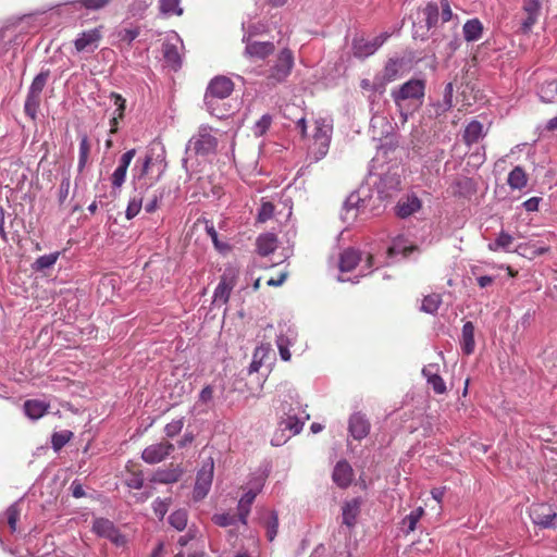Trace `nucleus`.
I'll return each mask as SVG.
<instances>
[{"label": "nucleus", "instance_id": "f257e3e1", "mask_svg": "<svg viewBox=\"0 0 557 557\" xmlns=\"http://www.w3.org/2000/svg\"><path fill=\"white\" fill-rule=\"evenodd\" d=\"M165 170L166 163L159 156L153 158L151 153H146L136 160L133 168V185L136 195L128 201L125 211L127 220L134 219L140 212L144 195L161 180Z\"/></svg>", "mask_w": 557, "mask_h": 557}, {"label": "nucleus", "instance_id": "f03ea898", "mask_svg": "<svg viewBox=\"0 0 557 557\" xmlns=\"http://www.w3.org/2000/svg\"><path fill=\"white\" fill-rule=\"evenodd\" d=\"M457 16L454 17L448 0H432L421 4L416 12L413 21L414 39L425 40L436 34V27L450 23V28L457 27Z\"/></svg>", "mask_w": 557, "mask_h": 557}, {"label": "nucleus", "instance_id": "7ed1b4c3", "mask_svg": "<svg viewBox=\"0 0 557 557\" xmlns=\"http://www.w3.org/2000/svg\"><path fill=\"white\" fill-rule=\"evenodd\" d=\"M424 95L425 81L421 78H411L391 91L404 122L422 106Z\"/></svg>", "mask_w": 557, "mask_h": 557}, {"label": "nucleus", "instance_id": "20e7f679", "mask_svg": "<svg viewBox=\"0 0 557 557\" xmlns=\"http://www.w3.org/2000/svg\"><path fill=\"white\" fill-rule=\"evenodd\" d=\"M218 146L216 138L211 134V129L207 126L199 128L198 133L194 135L186 146L185 153L190 157L195 156H207L215 150Z\"/></svg>", "mask_w": 557, "mask_h": 557}, {"label": "nucleus", "instance_id": "39448f33", "mask_svg": "<svg viewBox=\"0 0 557 557\" xmlns=\"http://www.w3.org/2000/svg\"><path fill=\"white\" fill-rule=\"evenodd\" d=\"M233 88V82L225 76H218L210 82L205 95V103L212 114L218 116L213 110L214 100L227 98L232 94Z\"/></svg>", "mask_w": 557, "mask_h": 557}, {"label": "nucleus", "instance_id": "423d86ee", "mask_svg": "<svg viewBox=\"0 0 557 557\" xmlns=\"http://www.w3.org/2000/svg\"><path fill=\"white\" fill-rule=\"evenodd\" d=\"M213 471L214 462L213 459L210 457L206 461H203L201 468L197 472L196 482L193 491V498L195 502H199L208 495L212 485Z\"/></svg>", "mask_w": 557, "mask_h": 557}, {"label": "nucleus", "instance_id": "0eeeda50", "mask_svg": "<svg viewBox=\"0 0 557 557\" xmlns=\"http://www.w3.org/2000/svg\"><path fill=\"white\" fill-rule=\"evenodd\" d=\"M293 66V52L289 49L285 48L278 53L275 63L270 67L268 79L272 84L284 82L289 76Z\"/></svg>", "mask_w": 557, "mask_h": 557}, {"label": "nucleus", "instance_id": "6e6552de", "mask_svg": "<svg viewBox=\"0 0 557 557\" xmlns=\"http://www.w3.org/2000/svg\"><path fill=\"white\" fill-rule=\"evenodd\" d=\"M91 530L97 536L107 539L117 547H123L127 543L125 535L122 534L109 519L96 518L92 522Z\"/></svg>", "mask_w": 557, "mask_h": 557}, {"label": "nucleus", "instance_id": "1a4fd4ad", "mask_svg": "<svg viewBox=\"0 0 557 557\" xmlns=\"http://www.w3.org/2000/svg\"><path fill=\"white\" fill-rule=\"evenodd\" d=\"M239 270L235 265H227L221 276L218 286L214 289V302L226 304L230 299L232 289L236 284Z\"/></svg>", "mask_w": 557, "mask_h": 557}, {"label": "nucleus", "instance_id": "9d476101", "mask_svg": "<svg viewBox=\"0 0 557 557\" xmlns=\"http://www.w3.org/2000/svg\"><path fill=\"white\" fill-rule=\"evenodd\" d=\"M388 33H382L372 39L357 37L352 40V54L356 58L364 59L374 54L380 47L388 39Z\"/></svg>", "mask_w": 557, "mask_h": 557}, {"label": "nucleus", "instance_id": "9b49d317", "mask_svg": "<svg viewBox=\"0 0 557 557\" xmlns=\"http://www.w3.org/2000/svg\"><path fill=\"white\" fill-rule=\"evenodd\" d=\"M297 330L294 325L286 322L278 323V334L276 335V346L282 360H290L289 347L293 346L297 341Z\"/></svg>", "mask_w": 557, "mask_h": 557}, {"label": "nucleus", "instance_id": "f8f14e48", "mask_svg": "<svg viewBox=\"0 0 557 557\" xmlns=\"http://www.w3.org/2000/svg\"><path fill=\"white\" fill-rule=\"evenodd\" d=\"M182 46L183 41L176 33L168 35L162 46L163 58L174 70H177L182 65L180 54V47Z\"/></svg>", "mask_w": 557, "mask_h": 557}, {"label": "nucleus", "instance_id": "ddd939ff", "mask_svg": "<svg viewBox=\"0 0 557 557\" xmlns=\"http://www.w3.org/2000/svg\"><path fill=\"white\" fill-rule=\"evenodd\" d=\"M174 445L170 442H161L147 446L141 453V459L148 465L163 461L172 451Z\"/></svg>", "mask_w": 557, "mask_h": 557}, {"label": "nucleus", "instance_id": "4468645a", "mask_svg": "<svg viewBox=\"0 0 557 557\" xmlns=\"http://www.w3.org/2000/svg\"><path fill=\"white\" fill-rule=\"evenodd\" d=\"M285 418L281 421V425L284 430H288L292 435H296L301 432L306 421L309 420L310 416L306 410L300 408H289L287 411L284 410Z\"/></svg>", "mask_w": 557, "mask_h": 557}, {"label": "nucleus", "instance_id": "2eb2a0df", "mask_svg": "<svg viewBox=\"0 0 557 557\" xmlns=\"http://www.w3.org/2000/svg\"><path fill=\"white\" fill-rule=\"evenodd\" d=\"M366 209V200L361 198L360 191H352L344 202L342 220L348 224L352 223L359 213Z\"/></svg>", "mask_w": 557, "mask_h": 557}, {"label": "nucleus", "instance_id": "dca6fc26", "mask_svg": "<svg viewBox=\"0 0 557 557\" xmlns=\"http://www.w3.org/2000/svg\"><path fill=\"white\" fill-rule=\"evenodd\" d=\"M263 486V479L260 478L258 481H256L252 485V487L247 491L242 498L238 502L237 510H238V520L243 523H247V518L250 512V507L257 497V495L260 493L261 488Z\"/></svg>", "mask_w": 557, "mask_h": 557}, {"label": "nucleus", "instance_id": "f3484780", "mask_svg": "<svg viewBox=\"0 0 557 557\" xmlns=\"http://www.w3.org/2000/svg\"><path fill=\"white\" fill-rule=\"evenodd\" d=\"M530 517L534 524L542 528H554L556 525L557 515L546 504L532 506Z\"/></svg>", "mask_w": 557, "mask_h": 557}, {"label": "nucleus", "instance_id": "a211bd4d", "mask_svg": "<svg viewBox=\"0 0 557 557\" xmlns=\"http://www.w3.org/2000/svg\"><path fill=\"white\" fill-rule=\"evenodd\" d=\"M245 46V55L250 59L263 60L274 51V45L271 41H256L250 37H243Z\"/></svg>", "mask_w": 557, "mask_h": 557}, {"label": "nucleus", "instance_id": "6ab92c4d", "mask_svg": "<svg viewBox=\"0 0 557 557\" xmlns=\"http://www.w3.org/2000/svg\"><path fill=\"white\" fill-rule=\"evenodd\" d=\"M136 154L135 149L124 152L119 159V164L111 175V184L114 189H120L126 180L127 169Z\"/></svg>", "mask_w": 557, "mask_h": 557}, {"label": "nucleus", "instance_id": "aec40b11", "mask_svg": "<svg viewBox=\"0 0 557 557\" xmlns=\"http://www.w3.org/2000/svg\"><path fill=\"white\" fill-rule=\"evenodd\" d=\"M371 424L361 412H355L350 416L348 421L349 434L357 441H361L370 433Z\"/></svg>", "mask_w": 557, "mask_h": 557}, {"label": "nucleus", "instance_id": "412c9836", "mask_svg": "<svg viewBox=\"0 0 557 557\" xmlns=\"http://www.w3.org/2000/svg\"><path fill=\"white\" fill-rule=\"evenodd\" d=\"M406 64L405 58L396 57L388 59L382 73L383 84H388L400 78L406 72Z\"/></svg>", "mask_w": 557, "mask_h": 557}, {"label": "nucleus", "instance_id": "4be33fe9", "mask_svg": "<svg viewBox=\"0 0 557 557\" xmlns=\"http://www.w3.org/2000/svg\"><path fill=\"white\" fill-rule=\"evenodd\" d=\"M522 10L527 17L521 23V30L529 33L540 17L542 10L541 0H523Z\"/></svg>", "mask_w": 557, "mask_h": 557}, {"label": "nucleus", "instance_id": "5701e85b", "mask_svg": "<svg viewBox=\"0 0 557 557\" xmlns=\"http://www.w3.org/2000/svg\"><path fill=\"white\" fill-rule=\"evenodd\" d=\"M332 478L338 487H348L354 478L351 466L346 460H339L334 467Z\"/></svg>", "mask_w": 557, "mask_h": 557}, {"label": "nucleus", "instance_id": "b1692460", "mask_svg": "<svg viewBox=\"0 0 557 557\" xmlns=\"http://www.w3.org/2000/svg\"><path fill=\"white\" fill-rule=\"evenodd\" d=\"M184 470L180 466L168 469H158L153 472L150 481L159 484L176 483L183 475Z\"/></svg>", "mask_w": 557, "mask_h": 557}, {"label": "nucleus", "instance_id": "393cba45", "mask_svg": "<svg viewBox=\"0 0 557 557\" xmlns=\"http://www.w3.org/2000/svg\"><path fill=\"white\" fill-rule=\"evenodd\" d=\"M100 39V33L98 29H90L83 32L74 41V46L77 52L94 50L97 47V41Z\"/></svg>", "mask_w": 557, "mask_h": 557}, {"label": "nucleus", "instance_id": "a878e982", "mask_svg": "<svg viewBox=\"0 0 557 557\" xmlns=\"http://www.w3.org/2000/svg\"><path fill=\"white\" fill-rule=\"evenodd\" d=\"M414 249L413 246L408 245L407 240L404 236H397L393 244L387 248L385 261L384 264H389V259H394L397 256L407 257L412 250Z\"/></svg>", "mask_w": 557, "mask_h": 557}, {"label": "nucleus", "instance_id": "bb28decb", "mask_svg": "<svg viewBox=\"0 0 557 557\" xmlns=\"http://www.w3.org/2000/svg\"><path fill=\"white\" fill-rule=\"evenodd\" d=\"M460 348L462 352L467 356L473 354L475 349V341H474V325L471 321H467L462 325L461 337H460Z\"/></svg>", "mask_w": 557, "mask_h": 557}, {"label": "nucleus", "instance_id": "cd10ccee", "mask_svg": "<svg viewBox=\"0 0 557 557\" xmlns=\"http://www.w3.org/2000/svg\"><path fill=\"white\" fill-rule=\"evenodd\" d=\"M421 208L420 199L412 195L408 196L406 199L399 200L395 210L397 216L405 219L419 211Z\"/></svg>", "mask_w": 557, "mask_h": 557}, {"label": "nucleus", "instance_id": "c85d7f7f", "mask_svg": "<svg viewBox=\"0 0 557 557\" xmlns=\"http://www.w3.org/2000/svg\"><path fill=\"white\" fill-rule=\"evenodd\" d=\"M399 177L396 174H385L381 177L377 184V193L380 198H386L392 196V191L399 189Z\"/></svg>", "mask_w": 557, "mask_h": 557}, {"label": "nucleus", "instance_id": "c756f323", "mask_svg": "<svg viewBox=\"0 0 557 557\" xmlns=\"http://www.w3.org/2000/svg\"><path fill=\"white\" fill-rule=\"evenodd\" d=\"M49 408V404L39 399H28L24 403V413L32 420H38L44 417Z\"/></svg>", "mask_w": 557, "mask_h": 557}, {"label": "nucleus", "instance_id": "7c9ffc66", "mask_svg": "<svg viewBox=\"0 0 557 557\" xmlns=\"http://www.w3.org/2000/svg\"><path fill=\"white\" fill-rule=\"evenodd\" d=\"M361 256L355 248L345 249L339 257V270L342 273L349 272L359 263Z\"/></svg>", "mask_w": 557, "mask_h": 557}, {"label": "nucleus", "instance_id": "2f4dec72", "mask_svg": "<svg viewBox=\"0 0 557 557\" xmlns=\"http://www.w3.org/2000/svg\"><path fill=\"white\" fill-rule=\"evenodd\" d=\"M360 511V503L358 499H352L343 506V523L349 528L356 524L357 517Z\"/></svg>", "mask_w": 557, "mask_h": 557}, {"label": "nucleus", "instance_id": "473e14b6", "mask_svg": "<svg viewBox=\"0 0 557 557\" xmlns=\"http://www.w3.org/2000/svg\"><path fill=\"white\" fill-rule=\"evenodd\" d=\"M321 139L322 140L313 139V143L309 148L308 159L311 162H318L327 154L330 143L326 141L325 137H321Z\"/></svg>", "mask_w": 557, "mask_h": 557}, {"label": "nucleus", "instance_id": "72a5a7b5", "mask_svg": "<svg viewBox=\"0 0 557 557\" xmlns=\"http://www.w3.org/2000/svg\"><path fill=\"white\" fill-rule=\"evenodd\" d=\"M79 138V147H78V163L77 170L82 173L88 162L91 145L87 134L82 133L78 136Z\"/></svg>", "mask_w": 557, "mask_h": 557}, {"label": "nucleus", "instance_id": "f704fd0d", "mask_svg": "<svg viewBox=\"0 0 557 557\" xmlns=\"http://www.w3.org/2000/svg\"><path fill=\"white\" fill-rule=\"evenodd\" d=\"M483 136V124L479 121L473 120L466 126L463 139L468 146L478 143Z\"/></svg>", "mask_w": 557, "mask_h": 557}, {"label": "nucleus", "instance_id": "c9c22d12", "mask_svg": "<svg viewBox=\"0 0 557 557\" xmlns=\"http://www.w3.org/2000/svg\"><path fill=\"white\" fill-rule=\"evenodd\" d=\"M276 249V236L272 233L262 234L257 239V250L260 256H269Z\"/></svg>", "mask_w": 557, "mask_h": 557}, {"label": "nucleus", "instance_id": "e433bc0d", "mask_svg": "<svg viewBox=\"0 0 557 557\" xmlns=\"http://www.w3.org/2000/svg\"><path fill=\"white\" fill-rule=\"evenodd\" d=\"M41 102V94L39 92H33L27 91L25 103H24V111L27 116H29L33 121L36 120L38 109L40 107Z\"/></svg>", "mask_w": 557, "mask_h": 557}, {"label": "nucleus", "instance_id": "4c0bfd02", "mask_svg": "<svg viewBox=\"0 0 557 557\" xmlns=\"http://www.w3.org/2000/svg\"><path fill=\"white\" fill-rule=\"evenodd\" d=\"M483 32L482 23L478 18L469 20L463 25V36L467 41H476Z\"/></svg>", "mask_w": 557, "mask_h": 557}, {"label": "nucleus", "instance_id": "58836bf2", "mask_svg": "<svg viewBox=\"0 0 557 557\" xmlns=\"http://www.w3.org/2000/svg\"><path fill=\"white\" fill-rule=\"evenodd\" d=\"M508 185L512 189H522L527 186L528 180L524 170L521 166H515L508 174Z\"/></svg>", "mask_w": 557, "mask_h": 557}, {"label": "nucleus", "instance_id": "ea45409f", "mask_svg": "<svg viewBox=\"0 0 557 557\" xmlns=\"http://www.w3.org/2000/svg\"><path fill=\"white\" fill-rule=\"evenodd\" d=\"M424 513V509L422 507H418L412 510L409 515L404 517L401 520V529L406 534H409L416 530L418 521Z\"/></svg>", "mask_w": 557, "mask_h": 557}, {"label": "nucleus", "instance_id": "a19ab883", "mask_svg": "<svg viewBox=\"0 0 557 557\" xmlns=\"http://www.w3.org/2000/svg\"><path fill=\"white\" fill-rule=\"evenodd\" d=\"M512 242L513 237L510 234L502 231L494 242L488 243L487 248L491 251H509Z\"/></svg>", "mask_w": 557, "mask_h": 557}, {"label": "nucleus", "instance_id": "79ce46f5", "mask_svg": "<svg viewBox=\"0 0 557 557\" xmlns=\"http://www.w3.org/2000/svg\"><path fill=\"white\" fill-rule=\"evenodd\" d=\"M271 351V346L270 344H262L260 346H258L256 349H255V352H253V356H252V361L249 366V372L250 373H253V372H258L260 367L262 366V360L265 356H268V354Z\"/></svg>", "mask_w": 557, "mask_h": 557}, {"label": "nucleus", "instance_id": "37998d69", "mask_svg": "<svg viewBox=\"0 0 557 557\" xmlns=\"http://www.w3.org/2000/svg\"><path fill=\"white\" fill-rule=\"evenodd\" d=\"M454 86L447 83L444 88L443 100L436 104V113L442 114L453 108Z\"/></svg>", "mask_w": 557, "mask_h": 557}, {"label": "nucleus", "instance_id": "c03bdc74", "mask_svg": "<svg viewBox=\"0 0 557 557\" xmlns=\"http://www.w3.org/2000/svg\"><path fill=\"white\" fill-rule=\"evenodd\" d=\"M111 1L112 0H73L67 4L72 5L74 9L85 8L87 10L97 11L111 3Z\"/></svg>", "mask_w": 557, "mask_h": 557}, {"label": "nucleus", "instance_id": "a18cd8bd", "mask_svg": "<svg viewBox=\"0 0 557 557\" xmlns=\"http://www.w3.org/2000/svg\"><path fill=\"white\" fill-rule=\"evenodd\" d=\"M169 523L177 531H183L188 521V513L185 509H177L169 516Z\"/></svg>", "mask_w": 557, "mask_h": 557}, {"label": "nucleus", "instance_id": "49530a36", "mask_svg": "<svg viewBox=\"0 0 557 557\" xmlns=\"http://www.w3.org/2000/svg\"><path fill=\"white\" fill-rule=\"evenodd\" d=\"M539 95L543 102H552L557 95V79L548 81L542 84Z\"/></svg>", "mask_w": 557, "mask_h": 557}, {"label": "nucleus", "instance_id": "de8ad7c7", "mask_svg": "<svg viewBox=\"0 0 557 557\" xmlns=\"http://www.w3.org/2000/svg\"><path fill=\"white\" fill-rule=\"evenodd\" d=\"M59 256H60L59 252L40 256L34 262L33 269L35 271H45L47 269H50L55 264Z\"/></svg>", "mask_w": 557, "mask_h": 557}, {"label": "nucleus", "instance_id": "09e8293b", "mask_svg": "<svg viewBox=\"0 0 557 557\" xmlns=\"http://www.w3.org/2000/svg\"><path fill=\"white\" fill-rule=\"evenodd\" d=\"M442 304V297L438 294H432L424 297L421 305V310L425 313H435Z\"/></svg>", "mask_w": 557, "mask_h": 557}, {"label": "nucleus", "instance_id": "8fccbe9b", "mask_svg": "<svg viewBox=\"0 0 557 557\" xmlns=\"http://www.w3.org/2000/svg\"><path fill=\"white\" fill-rule=\"evenodd\" d=\"M49 76H50L49 70L41 71L39 74H37L34 77L28 90L33 91V92L41 94L47 82H48Z\"/></svg>", "mask_w": 557, "mask_h": 557}, {"label": "nucleus", "instance_id": "3c124183", "mask_svg": "<svg viewBox=\"0 0 557 557\" xmlns=\"http://www.w3.org/2000/svg\"><path fill=\"white\" fill-rule=\"evenodd\" d=\"M20 513L21 512H20V508H18V503H13L5 510V517H7V521L10 527L11 532L16 531L17 521L20 519Z\"/></svg>", "mask_w": 557, "mask_h": 557}, {"label": "nucleus", "instance_id": "603ef678", "mask_svg": "<svg viewBox=\"0 0 557 557\" xmlns=\"http://www.w3.org/2000/svg\"><path fill=\"white\" fill-rule=\"evenodd\" d=\"M181 0H160V11L164 14L182 15Z\"/></svg>", "mask_w": 557, "mask_h": 557}, {"label": "nucleus", "instance_id": "864d4df0", "mask_svg": "<svg viewBox=\"0 0 557 557\" xmlns=\"http://www.w3.org/2000/svg\"><path fill=\"white\" fill-rule=\"evenodd\" d=\"M110 98L113 101V104L115 107V109L112 113V116H115L119 120H122L124 116L125 108H126V104H125L126 100L120 94H116V92H111Z\"/></svg>", "mask_w": 557, "mask_h": 557}, {"label": "nucleus", "instance_id": "5fc2aeb1", "mask_svg": "<svg viewBox=\"0 0 557 557\" xmlns=\"http://www.w3.org/2000/svg\"><path fill=\"white\" fill-rule=\"evenodd\" d=\"M72 433L70 431L55 432L51 437L52 448L58 451L60 450L71 438Z\"/></svg>", "mask_w": 557, "mask_h": 557}, {"label": "nucleus", "instance_id": "6e6d98bb", "mask_svg": "<svg viewBox=\"0 0 557 557\" xmlns=\"http://www.w3.org/2000/svg\"><path fill=\"white\" fill-rule=\"evenodd\" d=\"M171 505V498H156L152 503V509L154 515L162 520L166 515L169 507Z\"/></svg>", "mask_w": 557, "mask_h": 557}, {"label": "nucleus", "instance_id": "4d7b16f0", "mask_svg": "<svg viewBox=\"0 0 557 557\" xmlns=\"http://www.w3.org/2000/svg\"><path fill=\"white\" fill-rule=\"evenodd\" d=\"M331 132L332 127L330 125H327L322 120H318L315 122V132L313 135V139L322 140L321 137H325L326 141L331 143Z\"/></svg>", "mask_w": 557, "mask_h": 557}, {"label": "nucleus", "instance_id": "13d9d810", "mask_svg": "<svg viewBox=\"0 0 557 557\" xmlns=\"http://www.w3.org/2000/svg\"><path fill=\"white\" fill-rule=\"evenodd\" d=\"M237 520H238V515L235 516V515H231V513H226V512L216 513L212 517V521L216 525L222 527V528L233 525L236 523Z\"/></svg>", "mask_w": 557, "mask_h": 557}, {"label": "nucleus", "instance_id": "bf43d9fd", "mask_svg": "<svg viewBox=\"0 0 557 557\" xmlns=\"http://www.w3.org/2000/svg\"><path fill=\"white\" fill-rule=\"evenodd\" d=\"M139 28L138 27H132V28H121L117 30V38L121 41L126 42L127 45H131L138 36H139Z\"/></svg>", "mask_w": 557, "mask_h": 557}, {"label": "nucleus", "instance_id": "052dcab7", "mask_svg": "<svg viewBox=\"0 0 557 557\" xmlns=\"http://www.w3.org/2000/svg\"><path fill=\"white\" fill-rule=\"evenodd\" d=\"M183 426H184V418L173 420L164 426V433L168 437H174L181 433Z\"/></svg>", "mask_w": 557, "mask_h": 557}, {"label": "nucleus", "instance_id": "680f3d73", "mask_svg": "<svg viewBox=\"0 0 557 557\" xmlns=\"http://www.w3.org/2000/svg\"><path fill=\"white\" fill-rule=\"evenodd\" d=\"M277 528H278V517L275 511H272L271 516L269 518V521H268V525H267V529H268L267 536L270 542H272L275 539V536L277 534Z\"/></svg>", "mask_w": 557, "mask_h": 557}, {"label": "nucleus", "instance_id": "e2e57ef3", "mask_svg": "<svg viewBox=\"0 0 557 557\" xmlns=\"http://www.w3.org/2000/svg\"><path fill=\"white\" fill-rule=\"evenodd\" d=\"M206 232H207V234L209 235V237L211 238V240H212V243H213L214 247H215L218 250L223 251V250H225V249H227V248H228L227 244H225V243H221V242L219 240L218 232L215 231V228H214V226H213V224H212V223H211V224H207V225H206Z\"/></svg>", "mask_w": 557, "mask_h": 557}, {"label": "nucleus", "instance_id": "0e129e2a", "mask_svg": "<svg viewBox=\"0 0 557 557\" xmlns=\"http://www.w3.org/2000/svg\"><path fill=\"white\" fill-rule=\"evenodd\" d=\"M272 117L269 114L262 115L255 124V134L263 135L271 126Z\"/></svg>", "mask_w": 557, "mask_h": 557}, {"label": "nucleus", "instance_id": "69168bd1", "mask_svg": "<svg viewBox=\"0 0 557 557\" xmlns=\"http://www.w3.org/2000/svg\"><path fill=\"white\" fill-rule=\"evenodd\" d=\"M274 213V206L273 203L269 201H263L260 206L259 212H258V220L260 222H265L273 216Z\"/></svg>", "mask_w": 557, "mask_h": 557}, {"label": "nucleus", "instance_id": "338daca9", "mask_svg": "<svg viewBox=\"0 0 557 557\" xmlns=\"http://www.w3.org/2000/svg\"><path fill=\"white\" fill-rule=\"evenodd\" d=\"M428 384L431 385L434 393L444 394L446 392V384L441 375L437 373L432 375L429 380H426Z\"/></svg>", "mask_w": 557, "mask_h": 557}, {"label": "nucleus", "instance_id": "774afa93", "mask_svg": "<svg viewBox=\"0 0 557 557\" xmlns=\"http://www.w3.org/2000/svg\"><path fill=\"white\" fill-rule=\"evenodd\" d=\"M151 3L152 0H134L129 4V11L133 15L141 14Z\"/></svg>", "mask_w": 557, "mask_h": 557}]
</instances>
